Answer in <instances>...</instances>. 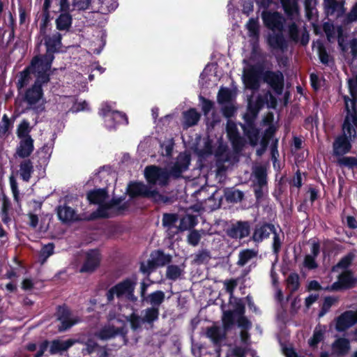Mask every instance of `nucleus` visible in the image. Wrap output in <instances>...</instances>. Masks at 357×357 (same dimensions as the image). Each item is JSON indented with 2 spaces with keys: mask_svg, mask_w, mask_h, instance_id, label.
Returning <instances> with one entry per match:
<instances>
[{
  "mask_svg": "<svg viewBox=\"0 0 357 357\" xmlns=\"http://www.w3.org/2000/svg\"><path fill=\"white\" fill-rule=\"evenodd\" d=\"M128 321L130 324V327L133 331H137L141 328L142 323V317H139L135 313H132L128 318Z\"/></svg>",
  "mask_w": 357,
  "mask_h": 357,
  "instance_id": "62",
  "label": "nucleus"
},
{
  "mask_svg": "<svg viewBox=\"0 0 357 357\" xmlns=\"http://www.w3.org/2000/svg\"><path fill=\"white\" fill-rule=\"evenodd\" d=\"M54 248L53 243H49L42 247L38 254V261L41 265H43L47 259L54 254Z\"/></svg>",
  "mask_w": 357,
  "mask_h": 357,
  "instance_id": "46",
  "label": "nucleus"
},
{
  "mask_svg": "<svg viewBox=\"0 0 357 357\" xmlns=\"http://www.w3.org/2000/svg\"><path fill=\"white\" fill-rule=\"evenodd\" d=\"M284 13L291 17L299 13L298 0H280Z\"/></svg>",
  "mask_w": 357,
  "mask_h": 357,
  "instance_id": "35",
  "label": "nucleus"
},
{
  "mask_svg": "<svg viewBox=\"0 0 357 357\" xmlns=\"http://www.w3.org/2000/svg\"><path fill=\"white\" fill-rule=\"evenodd\" d=\"M245 135L249 140V143L252 146H255L258 144L260 137V130L255 126L250 128H243Z\"/></svg>",
  "mask_w": 357,
  "mask_h": 357,
  "instance_id": "42",
  "label": "nucleus"
},
{
  "mask_svg": "<svg viewBox=\"0 0 357 357\" xmlns=\"http://www.w3.org/2000/svg\"><path fill=\"white\" fill-rule=\"evenodd\" d=\"M255 1L260 8L264 9H267L273 2V0ZM261 19L264 26L273 32L284 31L285 19L279 12L264 10L261 13Z\"/></svg>",
  "mask_w": 357,
  "mask_h": 357,
  "instance_id": "4",
  "label": "nucleus"
},
{
  "mask_svg": "<svg viewBox=\"0 0 357 357\" xmlns=\"http://www.w3.org/2000/svg\"><path fill=\"white\" fill-rule=\"evenodd\" d=\"M227 136L230 141L232 148L236 153H239L243 150L245 146V140L240 135L235 124L228 126Z\"/></svg>",
  "mask_w": 357,
  "mask_h": 357,
  "instance_id": "22",
  "label": "nucleus"
},
{
  "mask_svg": "<svg viewBox=\"0 0 357 357\" xmlns=\"http://www.w3.org/2000/svg\"><path fill=\"white\" fill-rule=\"evenodd\" d=\"M350 342L348 339L344 337L337 338L332 344V354L337 356L347 355L350 349Z\"/></svg>",
  "mask_w": 357,
  "mask_h": 357,
  "instance_id": "29",
  "label": "nucleus"
},
{
  "mask_svg": "<svg viewBox=\"0 0 357 357\" xmlns=\"http://www.w3.org/2000/svg\"><path fill=\"white\" fill-rule=\"evenodd\" d=\"M151 261L155 266L158 267H163L170 264L172 261V257L169 254H165L162 250H155L151 252Z\"/></svg>",
  "mask_w": 357,
  "mask_h": 357,
  "instance_id": "25",
  "label": "nucleus"
},
{
  "mask_svg": "<svg viewBox=\"0 0 357 357\" xmlns=\"http://www.w3.org/2000/svg\"><path fill=\"white\" fill-rule=\"evenodd\" d=\"M257 252L252 249H245L241 250L238 254V260L237 265L238 266H244L250 260L257 256Z\"/></svg>",
  "mask_w": 357,
  "mask_h": 357,
  "instance_id": "48",
  "label": "nucleus"
},
{
  "mask_svg": "<svg viewBox=\"0 0 357 357\" xmlns=\"http://www.w3.org/2000/svg\"><path fill=\"white\" fill-rule=\"evenodd\" d=\"M136 284L135 278H126L119 282L107 291L105 294L107 303H113L115 297L119 300L125 299L133 303H136L138 300L135 295Z\"/></svg>",
  "mask_w": 357,
  "mask_h": 357,
  "instance_id": "2",
  "label": "nucleus"
},
{
  "mask_svg": "<svg viewBox=\"0 0 357 357\" xmlns=\"http://www.w3.org/2000/svg\"><path fill=\"white\" fill-rule=\"evenodd\" d=\"M178 220V216L176 213H165L162 215V226L167 229L169 234L174 236L175 234H173L172 231H176L178 228V226L176 225Z\"/></svg>",
  "mask_w": 357,
  "mask_h": 357,
  "instance_id": "32",
  "label": "nucleus"
},
{
  "mask_svg": "<svg viewBox=\"0 0 357 357\" xmlns=\"http://www.w3.org/2000/svg\"><path fill=\"white\" fill-rule=\"evenodd\" d=\"M236 314L232 310H227L223 312L222 321L225 333L230 331L235 324V317Z\"/></svg>",
  "mask_w": 357,
  "mask_h": 357,
  "instance_id": "45",
  "label": "nucleus"
},
{
  "mask_svg": "<svg viewBox=\"0 0 357 357\" xmlns=\"http://www.w3.org/2000/svg\"><path fill=\"white\" fill-rule=\"evenodd\" d=\"M349 47L351 49V59L348 61V63H352L357 59V38H353L349 41Z\"/></svg>",
  "mask_w": 357,
  "mask_h": 357,
  "instance_id": "64",
  "label": "nucleus"
},
{
  "mask_svg": "<svg viewBox=\"0 0 357 357\" xmlns=\"http://www.w3.org/2000/svg\"><path fill=\"white\" fill-rule=\"evenodd\" d=\"M337 163L340 167L353 169L357 167V157L342 155L341 158H338Z\"/></svg>",
  "mask_w": 357,
  "mask_h": 357,
  "instance_id": "53",
  "label": "nucleus"
},
{
  "mask_svg": "<svg viewBox=\"0 0 357 357\" xmlns=\"http://www.w3.org/2000/svg\"><path fill=\"white\" fill-rule=\"evenodd\" d=\"M288 34L291 40L298 43L299 40V30L297 24L295 22H292L289 26Z\"/></svg>",
  "mask_w": 357,
  "mask_h": 357,
  "instance_id": "63",
  "label": "nucleus"
},
{
  "mask_svg": "<svg viewBox=\"0 0 357 357\" xmlns=\"http://www.w3.org/2000/svg\"><path fill=\"white\" fill-rule=\"evenodd\" d=\"M248 36L253 40H258L260 35V26L257 18H250L246 24Z\"/></svg>",
  "mask_w": 357,
  "mask_h": 357,
  "instance_id": "41",
  "label": "nucleus"
},
{
  "mask_svg": "<svg viewBox=\"0 0 357 357\" xmlns=\"http://www.w3.org/2000/svg\"><path fill=\"white\" fill-rule=\"evenodd\" d=\"M255 181H253L254 194L257 202H260L264 197V190L268 188L267 169L264 165H259L253 171Z\"/></svg>",
  "mask_w": 357,
  "mask_h": 357,
  "instance_id": "9",
  "label": "nucleus"
},
{
  "mask_svg": "<svg viewBox=\"0 0 357 357\" xmlns=\"http://www.w3.org/2000/svg\"><path fill=\"white\" fill-rule=\"evenodd\" d=\"M144 177L150 185L158 184L165 187L169 184L167 170L156 165H149L145 167Z\"/></svg>",
  "mask_w": 357,
  "mask_h": 357,
  "instance_id": "8",
  "label": "nucleus"
},
{
  "mask_svg": "<svg viewBox=\"0 0 357 357\" xmlns=\"http://www.w3.org/2000/svg\"><path fill=\"white\" fill-rule=\"evenodd\" d=\"M250 224L248 221H238L227 231V235L232 238L243 239L250 235Z\"/></svg>",
  "mask_w": 357,
  "mask_h": 357,
  "instance_id": "18",
  "label": "nucleus"
},
{
  "mask_svg": "<svg viewBox=\"0 0 357 357\" xmlns=\"http://www.w3.org/2000/svg\"><path fill=\"white\" fill-rule=\"evenodd\" d=\"M351 148V139L345 133L338 135L333 143V152L335 156H342L349 153Z\"/></svg>",
  "mask_w": 357,
  "mask_h": 357,
  "instance_id": "15",
  "label": "nucleus"
},
{
  "mask_svg": "<svg viewBox=\"0 0 357 357\" xmlns=\"http://www.w3.org/2000/svg\"><path fill=\"white\" fill-rule=\"evenodd\" d=\"M275 229V225L271 222H259L255 225L252 239L255 243H261L264 239L268 238Z\"/></svg>",
  "mask_w": 357,
  "mask_h": 357,
  "instance_id": "13",
  "label": "nucleus"
},
{
  "mask_svg": "<svg viewBox=\"0 0 357 357\" xmlns=\"http://www.w3.org/2000/svg\"><path fill=\"white\" fill-rule=\"evenodd\" d=\"M55 316L60 321L58 326L59 332L66 331L79 322L78 318H72V311L66 304L56 307Z\"/></svg>",
  "mask_w": 357,
  "mask_h": 357,
  "instance_id": "10",
  "label": "nucleus"
},
{
  "mask_svg": "<svg viewBox=\"0 0 357 357\" xmlns=\"http://www.w3.org/2000/svg\"><path fill=\"white\" fill-rule=\"evenodd\" d=\"M357 22V2L351 7L350 11L345 15L343 20L344 24H349Z\"/></svg>",
  "mask_w": 357,
  "mask_h": 357,
  "instance_id": "60",
  "label": "nucleus"
},
{
  "mask_svg": "<svg viewBox=\"0 0 357 357\" xmlns=\"http://www.w3.org/2000/svg\"><path fill=\"white\" fill-rule=\"evenodd\" d=\"M40 63V61L39 57L33 56L31 60L30 64L20 72V77L17 82V87L18 90H20L28 85L31 79V73L34 75L36 79H37V77L43 73L45 74H50V70L48 69H45Z\"/></svg>",
  "mask_w": 357,
  "mask_h": 357,
  "instance_id": "7",
  "label": "nucleus"
},
{
  "mask_svg": "<svg viewBox=\"0 0 357 357\" xmlns=\"http://www.w3.org/2000/svg\"><path fill=\"white\" fill-rule=\"evenodd\" d=\"M33 171L34 169L33 162L31 161L30 159L24 160L20 162V176L24 181H29Z\"/></svg>",
  "mask_w": 357,
  "mask_h": 357,
  "instance_id": "38",
  "label": "nucleus"
},
{
  "mask_svg": "<svg viewBox=\"0 0 357 357\" xmlns=\"http://www.w3.org/2000/svg\"><path fill=\"white\" fill-rule=\"evenodd\" d=\"M198 223L197 216L193 214H187L181 218L180 224L176 231H172L173 234H178L187 229L193 228Z\"/></svg>",
  "mask_w": 357,
  "mask_h": 357,
  "instance_id": "31",
  "label": "nucleus"
},
{
  "mask_svg": "<svg viewBox=\"0 0 357 357\" xmlns=\"http://www.w3.org/2000/svg\"><path fill=\"white\" fill-rule=\"evenodd\" d=\"M102 255L98 249H90L85 253L84 261L80 268V273H93L100 265Z\"/></svg>",
  "mask_w": 357,
  "mask_h": 357,
  "instance_id": "12",
  "label": "nucleus"
},
{
  "mask_svg": "<svg viewBox=\"0 0 357 357\" xmlns=\"http://www.w3.org/2000/svg\"><path fill=\"white\" fill-rule=\"evenodd\" d=\"M41 36H43V40L40 43L44 41L46 52L44 54H38L36 56L39 57L40 65L42 64L45 69L50 70L52 64L55 59L54 54L61 52L62 36L58 31L53 33L52 35L45 33Z\"/></svg>",
  "mask_w": 357,
  "mask_h": 357,
  "instance_id": "3",
  "label": "nucleus"
},
{
  "mask_svg": "<svg viewBox=\"0 0 357 357\" xmlns=\"http://www.w3.org/2000/svg\"><path fill=\"white\" fill-rule=\"evenodd\" d=\"M99 114L102 117L109 118L110 120L113 121L114 124H120L123 121L128 123V118L126 114L112 110L111 106L108 104L102 105Z\"/></svg>",
  "mask_w": 357,
  "mask_h": 357,
  "instance_id": "23",
  "label": "nucleus"
},
{
  "mask_svg": "<svg viewBox=\"0 0 357 357\" xmlns=\"http://www.w3.org/2000/svg\"><path fill=\"white\" fill-rule=\"evenodd\" d=\"M324 11L327 15H336L337 18L345 15L346 8L344 1L324 0Z\"/></svg>",
  "mask_w": 357,
  "mask_h": 357,
  "instance_id": "19",
  "label": "nucleus"
},
{
  "mask_svg": "<svg viewBox=\"0 0 357 357\" xmlns=\"http://www.w3.org/2000/svg\"><path fill=\"white\" fill-rule=\"evenodd\" d=\"M190 164V156L189 155H179L174 165L167 170L168 180L170 177L178 179L182 177V174L185 172Z\"/></svg>",
  "mask_w": 357,
  "mask_h": 357,
  "instance_id": "14",
  "label": "nucleus"
},
{
  "mask_svg": "<svg viewBox=\"0 0 357 357\" xmlns=\"http://www.w3.org/2000/svg\"><path fill=\"white\" fill-rule=\"evenodd\" d=\"M56 213L58 218L63 223H70L78 220L75 211L66 204L57 206Z\"/></svg>",
  "mask_w": 357,
  "mask_h": 357,
  "instance_id": "26",
  "label": "nucleus"
},
{
  "mask_svg": "<svg viewBox=\"0 0 357 357\" xmlns=\"http://www.w3.org/2000/svg\"><path fill=\"white\" fill-rule=\"evenodd\" d=\"M50 81V74L41 73L35 79L31 87L28 88L24 95L23 100L30 107L36 105L44 96L43 86Z\"/></svg>",
  "mask_w": 357,
  "mask_h": 357,
  "instance_id": "5",
  "label": "nucleus"
},
{
  "mask_svg": "<svg viewBox=\"0 0 357 357\" xmlns=\"http://www.w3.org/2000/svg\"><path fill=\"white\" fill-rule=\"evenodd\" d=\"M165 292L161 290H157L148 294L143 302H146L151 305V307L159 308L160 305L165 301Z\"/></svg>",
  "mask_w": 357,
  "mask_h": 357,
  "instance_id": "34",
  "label": "nucleus"
},
{
  "mask_svg": "<svg viewBox=\"0 0 357 357\" xmlns=\"http://www.w3.org/2000/svg\"><path fill=\"white\" fill-rule=\"evenodd\" d=\"M337 279V281L328 287L327 289L331 291L347 290L355 287L357 284V278L354 276L353 272L350 270L342 272L339 275Z\"/></svg>",
  "mask_w": 357,
  "mask_h": 357,
  "instance_id": "11",
  "label": "nucleus"
},
{
  "mask_svg": "<svg viewBox=\"0 0 357 357\" xmlns=\"http://www.w3.org/2000/svg\"><path fill=\"white\" fill-rule=\"evenodd\" d=\"M33 139L31 136L26 139H20L18 146L16 148V154L20 158L29 157L34 150Z\"/></svg>",
  "mask_w": 357,
  "mask_h": 357,
  "instance_id": "24",
  "label": "nucleus"
},
{
  "mask_svg": "<svg viewBox=\"0 0 357 357\" xmlns=\"http://www.w3.org/2000/svg\"><path fill=\"white\" fill-rule=\"evenodd\" d=\"M185 265L183 267L175 264H168L165 273L166 278L172 281H176L184 273Z\"/></svg>",
  "mask_w": 357,
  "mask_h": 357,
  "instance_id": "40",
  "label": "nucleus"
},
{
  "mask_svg": "<svg viewBox=\"0 0 357 357\" xmlns=\"http://www.w3.org/2000/svg\"><path fill=\"white\" fill-rule=\"evenodd\" d=\"M201 238L202 236L199 234V231L196 229H192L190 231V233L188 235L187 241L189 245L195 247L199 244Z\"/></svg>",
  "mask_w": 357,
  "mask_h": 357,
  "instance_id": "61",
  "label": "nucleus"
},
{
  "mask_svg": "<svg viewBox=\"0 0 357 357\" xmlns=\"http://www.w3.org/2000/svg\"><path fill=\"white\" fill-rule=\"evenodd\" d=\"M275 128L273 126H268L264 132V135L260 141V145L264 146L268 148L270 141L273 138Z\"/></svg>",
  "mask_w": 357,
  "mask_h": 357,
  "instance_id": "55",
  "label": "nucleus"
},
{
  "mask_svg": "<svg viewBox=\"0 0 357 357\" xmlns=\"http://www.w3.org/2000/svg\"><path fill=\"white\" fill-rule=\"evenodd\" d=\"M77 342L75 339H67L62 340L60 339H54L51 341V346L49 349V354L50 355H63L70 347H72Z\"/></svg>",
  "mask_w": 357,
  "mask_h": 357,
  "instance_id": "20",
  "label": "nucleus"
},
{
  "mask_svg": "<svg viewBox=\"0 0 357 357\" xmlns=\"http://www.w3.org/2000/svg\"><path fill=\"white\" fill-rule=\"evenodd\" d=\"M55 22L56 29L67 31L72 26L73 16L70 13H61Z\"/></svg>",
  "mask_w": 357,
  "mask_h": 357,
  "instance_id": "33",
  "label": "nucleus"
},
{
  "mask_svg": "<svg viewBox=\"0 0 357 357\" xmlns=\"http://www.w3.org/2000/svg\"><path fill=\"white\" fill-rule=\"evenodd\" d=\"M151 188L142 182L131 181L128 185L127 193L130 198H147Z\"/></svg>",
  "mask_w": 357,
  "mask_h": 357,
  "instance_id": "21",
  "label": "nucleus"
},
{
  "mask_svg": "<svg viewBox=\"0 0 357 357\" xmlns=\"http://www.w3.org/2000/svg\"><path fill=\"white\" fill-rule=\"evenodd\" d=\"M77 342L83 345L81 353L83 356L110 357L109 349L107 345L101 346L94 337L88 336L77 340Z\"/></svg>",
  "mask_w": 357,
  "mask_h": 357,
  "instance_id": "6",
  "label": "nucleus"
},
{
  "mask_svg": "<svg viewBox=\"0 0 357 357\" xmlns=\"http://www.w3.org/2000/svg\"><path fill=\"white\" fill-rule=\"evenodd\" d=\"M200 114L198 113L195 108H190L186 112H183L185 123L188 127H192L197 125L200 119Z\"/></svg>",
  "mask_w": 357,
  "mask_h": 357,
  "instance_id": "44",
  "label": "nucleus"
},
{
  "mask_svg": "<svg viewBox=\"0 0 357 357\" xmlns=\"http://www.w3.org/2000/svg\"><path fill=\"white\" fill-rule=\"evenodd\" d=\"M352 311L349 310L340 315L336 321L335 328L339 332H343L355 324Z\"/></svg>",
  "mask_w": 357,
  "mask_h": 357,
  "instance_id": "27",
  "label": "nucleus"
},
{
  "mask_svg": "<svg viewBox=\"0 0 357 357\" xmlns=\"http://www.w3.org/2000/svg\"><path fill=\"white\" fill-rule=\"evenodd\" d=\"M266 83L278 96L282 95L284 77L280 70H264L261 65L251 66L243 75V83L248 89L257 91L260 87V79Z\"/></svg>",
  "mask_w": 357,
  "mask_h": 357,
  "instance_id": "1",
  "label": "nucleus"
},
{
  "mask_svg": "<svg viewBox=\"0 0 357 357\" xmlns=\"http://www.w3.org/2000/svg\"><path fill=\"white\" fill-rule=\"evenodd\" d=\"M148 199H151L153 203L159 204L161 203L166 204L170 202V198L159 192L156 189L151 190L149 192Z\"/></svg>",
  "mask_w": 357,
  "mask_h": 357,
  "instance_id": "51",
  "label": "nucleus"
},
{
  "mask_svg": "<svg viewBox=\"0 0 357 357\" xmlns=\"http://www.w3.org/2000/svg\"><path fill=\"white\" fill-rule=\"evenodd\" d=\"M324 340V332L321 330L315 329L312 337L308 340L310 347L316 348L318 344Z\"/></svg>",
  "mask_w": 357,
  "mask_h": 357,
  "instance_id": "59",
  "label": "nucleus"
},
{
  "mask_svg": "<svg viewBox=\"0 0 357 357\" xmlns=\"http://www.w3.org/2000/svg\"><path fill=\"white\" fill-rule=\"evenodd\" d=\"M110 208L107 207L106 202L98 204V208L96 211L92 212L89 217V220H95L97 219H105L110 218L108 210Z\"/></svg>",
  "mask_w": 357,
  "mask_h": 357,
  "instance_id": "43",
  "label": "nucleus"
},
{
  "mask_svg": "<svg viewBox=\"0 0 357 357\" xmlns=\"http://www.w3.org/2000/svg\"><path fill=\"white\" fill-rule=\"evenodd\" d=\"M32 128L26 119H23L17 128V136L19 139H26L30 135Z\"/></svg>",
  "mask_w": 357,
  "mask_h": 357,
  "instance_id": "49",
  "label": "nucleus"
},
{
  "mask_svg": "<svg viewBox=\"0 0 357 357\" xmlns=\"http://www.w3.org/2000/svg\"><path fill=\"white\" fill-rule=\"evenodd\" d=\"M210 258V252L207 250H199L197 253L195 254L192 263L194 264L201 265L207 263Z\"/></svg>",
  "mask_w": 357,
  "mask_h": 357,
  "instance_id": "54",
  "label": "nucleus"
},
{
  "mask_svg": "<svg viewBox=\"0 0 357 357\" xmlns=\"http://www.w3.org/2000/svg\"><path fill=\"white\" fill-rule=\"evenodd\" d=\"M232 94L230 89L227 88L221 89L218 94V101L220 104L229 102L231 100Z\"/></svg>",
  "mask_w": 357,
  "mask_h": 357,
  "instance_id": "58",
  "label": "nucleus"
},
{
  "mask_svg": "<svg viewBox=\"0 0 357 357\" xmlns=\"http://www.w3.org/2000/svg\"><path fill=\"white\" fill-rule=\"evenodd\" d=\"M142 323L152 326L155 321H158L160 315V310L158 307H149L144 310Z\"/></svg>",
  "mask_w": 357,
  "mask_h": 357,
  "instance_id": "37",
  "label": "nucleus"
},
{
  "mask_svg": "<svg viewBox=\"0 0 357 357\" xmlns=\"http://www.w3.org/2000/svg\"><path fill=\"white\" fill-rule=\"evenodd\" d=\"M128 334V329L125 326L124 324L121 327H115L114 326H109L104 327L100 329L98 332L95 333V336L98 337L101 340H107L112 337H114L118 335L123 337L124 339L126 338Z\"/></svg>",
  "mask_w": 357,
  "mask_h": 357,
  "instance_id": "17",
  "label": "nucleus"
},
{
  "mask_svg": "<svg viewBox=\"0 0 357 357\" xmlns=\"http://www.w3.org/2000/svg\"><path fill=\"white\" fill-rule=\"evenodd\" d=\"M349 91L352 99L348 96H344V100L346 105L347 109L349 112L348 108V101L351 102V104L355 105L357 100V74L348 79Z\"/></svg>",
  "mask_w": 357,
  "mask_h": 357,
  "instance_id": "36",
  "label": "nucleus"
},
{
  "mask_svg": "<svg viewBox=\"0 0 357 357\" xmlns=\"http://www.w3.org/2000/svg\"><path fill=\"white\" fill-rule=\"evenodd\" d=\"M52 0H44L42 11V18L40 24V34L47 33V27L51 21L50 8Z\"/></svg>",
  "mask_w": 357,
  "mask_h": 357,
  "instance_id": "30",
  "label": "nucleus"
},
{
  "mask_svg": "<svg viewBox=\"0 0 357 357\" xmlns=\"http://www.w3.org/2000/svg\"><path fill=\"white\" fill-rule=\"evenodd\" d=\"M266 43L272 50L284 52L288 48V42L283 34V31H278L269 33L266 38Z\"/></svg>",
  "mask_w": 357,
  "mask_h": 357,
  "instance_id": "16",
  "label": "nucleus"
},
{
  "mask_svg": "<svg viewBox=\"0 0 357 357\" xmlns=\"http://www.w3.org/2000/svg\"><path fill=\"white\" fill-rule=\"evenodd\" d=\"M287 286L291 288V292L294 293L297 291L300 287L299 276L296 273L289 275L287 278Z\"/></svg>",
  "mask_w": 357,
  "mask_h": 357,
  "instance_id": "56",
  "label": "nucleus"
},
{
  "mask_svg": "<svg viewBox=\"0 0 357 357\" xmlns=\"http://www.w3.org/2000/svg\"><path fill=\"white\" fill-rule=\"evenodd\" d=\"M226 333L224 331L222 333L220 328L215 326L207 328L206 332V337L210 338L215 344H220L222 340L225 337Z\"/></svg>",
  "mask_w": 357,
  "mask_h": 357,
  "instance_id": "39",
  "label": "nucleus"
},
{
  "mask_svg": "<svg viewBox=\"0 0 357 357\" xmlns=\"http://www.w3.org/2000/svg\"><path fill=\"white\" fill-rule=\"evenodd\" d=\"M108 197L107 188H98L89 190L86 193V198L91 204H100L105 202Z\"/></svg>",
  "mask_w": 357,
  "mask_h": 357,
  "instance_id": "28",
  "label": "nucleus"
},
{
  "mask_svg": "<svg viewBox=\"0 0 357 357\" xmlns=\"http://www.w3.org/2000/svg\"><path fill=\"white\" fill-rule=\"evenodd\" d=\"M225 196L227 202L237 203L243 199L244 193L238 189L229 188L225 191Z\"/></svg>",
  "mask_w": 357,
  "mask_h": 357,
  "instance_id": "47",
  "label": "nucleus"
},
{
  "mask_svg": "<svg viewBox=\"0 0 357 357\" xmlns=\"http://www.w3.org/2000/svg\"><path fill=\"white\" fill-rule=\"evenodd\" d=\"M355 257V255L352 252L348 253L344 256L340 260L333 266V271H337L338 269H347L348 268Z\"/></svg>",
  "mask_w": 357,
  "mask_h": 357,
  "instance_id": "50",
  "label": "nucleus"
},
{
  "mask_svg": "<svg viewBox=\"0 0 357 357\" xmlns=\"http://www.w3.org/2000/svg\"><path fill=\"white\" fill-rule=\"evenodd\" d=\"M342 129H343L344 133H345L349 137V139H351V137H356V129L354 128V126L352 125L349 116H347L345 118L343 125H342Z\"/></svg>",
  "mask_w": 357,
  "mask_h": 357,
  "instance_id": "57",
  "label": "nucleus"
},
{
  "mask_svg": "<svg viewBox=\"0 0 357 357\" xmlns=\"http://www.w3.org/2000/svg\"><path fill=\"white\" fill-rule=\"evenodd\" d=\"M273 242H272V251L273 253L278 257L282 248V242L284 240V234H282V236H280V234L278 233L277 230L273 233Z\"/></svg>",
  "mask_w": 357,
  "mask_h": 357,
  "instance_id": "52",
  "label": "nucleus"
}]
</instances>
